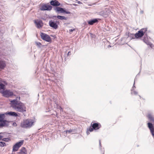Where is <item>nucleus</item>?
Here are the masks:
<instances>
[{
	"label": "nucleus",
	"instance_id": "nucleus-1",
	"mask_svg": "<svg viewBox=\"0 0 154 154\" xmlns=\"http://www.w3.org/2000/svg\"><path fill=\"white\" fill-rule=\"evenodd\" d=\"M20 100V97H17L16 99L11 101V106L17 111L23 113L26 111V108L24 103L18 100Z\"/></svg>",
	"mask_w": 154,
	"mask_h": 154
},
{
	"label": "nucleus",
	"instance_id": "nucleus-2",
	"mask_svg": "<svg viewBox=\"0 0 154 154\" xmlns=\"http://www.w3.org/2000/svg\"><path fill=\"white\" fill-rule=\"evenodd\" d=\"M147 28H142L139 30L135 34L131 33H128L127 34L126 33V35H127L128 37H129L130 39H133L135 38H141L145 34L144 37L145 38L146 35L147 36Z\"/></svg>",
	"mask_w": 154,
	"mask_h": 154
},
{
	"label": "nucleus",
	"instance_id": "nucleus-3",
	"mask_svg": "<svg viewBox=\"0 0 154 154\" xmlns=\"http://www.w3.org/2000/svg\"><path fill=\"white\" fill-rule=\"evenodd\" d=\"M35 121L32 119H27L23 121L20 124L21 127L24 128H30L34 125Z\"/></svg>",
	"mask_w": 154,
	"mask_h": 154
},
{
	"label": "nucleus",
	"instance_id": "nucleus-4",
	"mask_svg": "<svg viewBox=\"0 0 154 154\" xmlns=\"http://www.w3.org/2000/svg\"><path fill=\"white\" fill-rule=\"evenodd\" d=\"M54 10L58 13H63L66 14H70L71 12L70 11L66 10L65 8H62L60 7H56L54 8Z\"/></svg>",
	"mask_w": 154,
	"mask_h": 154
},
{
	"label": "nucleus",
	"instance_id": "nucleus-5",
	"mask_svg": "<svg viewBox=\"0 0 154 154\" xmlns=\"http://www.w3.org/2000/svg\"><path fill=\"white\" fill-rule=\"evenodd\" d=\"M0 93L2 94V96L6 97H11L14 95L12 91L8 90H3L0 91Z\"/></svg>",
	"mask_w": 154,
	"mask_h": 154
},
{
	"label": "nucleus",
	"instance_id": "nucleus-6",
	"mask_svg": "<svg viewBox=\"0 0 154 154\" xmlns=\"http://www.w3.org/2000/svg\"><path fill=\"white\" fill-rule=\"evenodd\" d=\"M24 140H21L14 144L13 146L12 152L17 151L20 147L23 145Z\"/></svg>",
	"mask_w": 154,
	"mask_h": 154
},
{
	"label": "nucleus",
	"instance_id": "nucleus-7",
	"mask_svg": "<svg viewBox=\"0 0 154 154\" xmlns=\"http://www.w3.org/2000/svg\"><path fill=\"white\" fill-rule=\"evenodd\" d=\"M40 35L41 38L43 40L49 43L51 42V39L49 35L43 32H41Z\"/></svg>",
	"mask_w": 154,
	"mask_h": 154
},
{
	"label": "nucleus",
	"instance_id": "nucleus-8",
	"mask_svg": "<svg viewBox=\"0 0 154 154\" xmlns=\"http://www.w3.org/2000/svg\"><path fill=\"white\" fill-rule=\"evenodd\" d=\"M53 7L51 5L48 4H43L40 7V10L42 11H50Z\"/></svg>",
	"mask_w": 154,
	"mask_h": 154
},
{
	"label": "nucleus",
	"instance_id": "nucleus-9",
	"mask_svg": "<svg viewBox=\"0 0 154 154\" xmlns=\"http://www.w3.org/2000/svg\"><path fill=\"white\" fill-rule=\"evenodd\" d=\"M60 22L59 21H54L52 20L49 21V26L54 29H57L58 27V25L59 24Z\"/></svg>",
	"mask_w": 154,
	"mask_h": 154
},
{
	"label": "nucleus",
	"instance_id": "nucleus-10",
	"mask_svg": "<svg viewBox=\"0 0 154 154\" xmlns=\"http://www.w3.org/2000/svg\"><path fill=\"white\" fill-rule=\"evenodd\" d=\"M147 127L149 129L151 134H154V123L148 122L147 123Z\"/></svg>",
	"mask_w": 154,
	"mask_h": 154
},
{
	"label": "nucleus",
	"instance_id": "nucleus-11",
	"mask_svg": "<svg viewBox=\"0 0 154 154\" xmlns=\"http://www.w3.org/2000/svg\"><path fill=\"white\" fill-rule=\"evenodd\" d=\"M34 22L38 28H40L42 27L43 23L42 20H34Z\"/></svg>",
	"mask_w": 154,
	"mask_h": 154
},
{
	"label": "nucleus",
	"instance_id": "nucleus-12",
	"mask_svg": "<svg viewBox=\"0 0 154 154\" xmlns=\"http://www.w3.org/2000/svg\"><path fill=\"white\" fill-rule=\"evenodd\" d=\"M50 5L52 6L58 7L60 6V3L57 0H51L50 1Z\"/></svg>",
	"mask_w": 154,
	"mask_h": 154
},
{
	"label": "nucleus",
	"instance_id": "nucleus-13",
	"mask_svg": "<svg viewBox=\"0 0 154 154\" xmlns=\"http://www.w3.org/2000/svg\"><path fill=\"white\" fill-rule=\"evenodd\" d=\"M5 115H9L10 116L13 117H17L20 116V114L13 111H9L5 113Z\"/></svg>",
	"mask_w": 154,
	"mask_h": 154
},
{
	"label": "nucleus",
	"instance_id": "nucleus-14",
	"mask_svg": "<svg viewBox=\"0 0 154 154\" xmlns=\"http://www.w3.org/2000/svg\"><path fill=\"white\" fill-rule=\"evenodd\" d=\"M8 126V121L5 119H4L0 122V128L3 127H7Z\"/></svg>",
	"mask_w": 154,
	"mask_h": 154
},
{
	"label": "nucleus",
	"instance_id": "nucleus-15",
	"mask_svg": "<svg viewBox=\"0 0 154 154\" xmlns=\"http://www.w3.org/2000/svg\"><path fill=\"white\" fill-rule=\"evenodd\" d=\"M88 24L91 25L97 23L98 22V19L97 18H93L87 21Z\"/></svg>",
	"mask_w": 154,
	"mask_h": 154
},
{
	"label": "nucleus",
	"instance_id": "nucleus-16",
	"mask_svg": "<svg viewBox=\"0 0 154 154\" xmlns=\"http://www.w3.org/2000/svg\"><path fill=\"white\" fill-rule=\"evenodd\" d=\"M92 126L94 128V130H97L99 129L101 127V124L98 122L91 123Z\"/></svg>",
	"mask_w": 154,
	"mask_h": 154
},
{
	"label": "nucleus",
	"instance_id": "nucleus-17",
	"mask_svg": "<svg viewBox=\"0 0 154 154\" xmlns=\"http://www.w3.org/2000/svg\"><path fill=\"white\" fill-rule=\"evenodd\" d=\"M53 18H57L58 19L61 20H66L68 19V17H65V16L57 15V16L54 15L53 16Z\"/></svg>",
	"mask_w": 154,
	"mask_h": 154
},
{
	"label": "nucleus",
	"instance_id": "nucleus-18",
	"mask_svg": "<svg viewBox=\"0 0 154 154\" xmlns=\"http://www.w3.org/2000/svg\"><path fill=\"white\" fill-rule=\"evenodd\" d=\"M47 101L49 109L48 110L46 111V112H49V111H50V109L52 108V101L49 99H48Z\"/></svg>",
	"mask_w": 154,
	"mask_h": 154
},
{
	"label": "nucleus",
	"instance_id": "nucleus-19",
	"mask_svg": "<svg viewBox=\"0 0 154 154\" xmlns=\"http://www.w3.org/2000/svg\"><path fill=\"white\" fill-rule=\"evenodd\" d=\"M6 66V64L4 60H0V69H3Z\"/></svg>",
	"mask_w": 154,
	"mask_h": 154
},
{
	"label": "nucleus",
	"instance_id": "nucleus-20",
	"mask_svg": "<svg viewBox=\"0 0 154 154\" xmlns=\"http://www.w3.org/2000/svg\"><path fill=\"white\" fill-rule=\"evenodd\" d=\"M147 117L148 119L149 122L154 123V117L150 113H149L147 116Z\"/></svg>",
	"mask_w": 154,
	"mask_h": 154
},
{
	"label": "nucleus",
	"instance_id": "nucleus-21",
	"mask_svg": "<svg viewBox=\"0 0 154 154\" xmlns=\"http://www.w3.org/2000/svg\"><path fill=\"white\" fill-rule=\"evenodd\" d=\"M35 43L38 48L42 49L46 45H42L40 42H35Z\"/></svg>",
	"mask_w": 154,
	"mask_h": 154
},
{
	"label": "nucleus",
	"instance_id": "nucleus-22",
	"mask_svg": "<svg viewBox=\"0 0 154 154\" xmlns=\"http://www.w3.org/2000/svg\"><path fill=\"white\" fill-rule=\"evenodd\" d=\"M19 154H27V151L25 147H22L20 151L17 153Z\"/></svg>",
	"mask_w": 154,
	"mask_h": 154
},
{
	"label": "nucleus",
	"instance_id": "nucleus-23",
	"mask_svg": "<svg viewBox=\"0 0 154 154\" xmlns=\"http://www.w3.org/2000/svg\"><path fill=\"white\" fill-rule=\"evenodd\" d=\"M7 83L5 82H4V84L0 82V90H4L5 88L6 85H7Z\"/></svg>",
	"mask_w": 154,
	"mask_h": 154
},
{
	"label": "nucleus",
	"instance_id": "nucleus-24",
	"mask_svg": "<svg viewBox=\"0 0 154 154\" xmlns=\"http://www.w3.org/2000/svg\"><path fill=\"white\" fill-rule=\"evenodd\" d=\"M94 130V129L92 126L91 124V125L90 127L88 128L87 129V131L86 132L87 134L88 135L90 134L89 131L91 132L93 131Z\"/></svg>",
	"mask_w": 154,
	"mask_h": 154
},
{
	"label": "nucleus",
	"instance_id": "nucleus-25",
	"mask_svg": "<svg viewBox=\"0 0 154 154\" xmlns=\"http://www.w3.org/2000/svg\"><path fill=\"white\" fill-rule=\"evenodd\" d=\"M5 113H0V122L4 120L5 117Z\"/></svg>",
	"mask_w": 154,
	"mask_h": 154
},
{
	"label": "nucleus",
	"instance_id": "nucleus-26",
	"mask_svg": "<svg viewBox=\"0 0 154 154\" xmlns=\"http://www.w3.org/2000/svg\"><path fill=\"white\" fill-rule=\"evenodd\" d=\"M138 94L137 91H136L135 90H131V94L132 95H137Z\"/></svg>",
	"mask_w": 154,
	"mask_h": 154
},
{
	"label": "nucleus",
	"instance_id": "nucleus-27",
	"mask_svg": "<svg viewBox=\"0 0 154 154\" xmlns=\"http://www.w3.org/2000/svg\"><path fill=\"white\" fill-rule=\"evenodd\" d=\"M11 140V138L10 137H7V138H2V139L1 140L3 141H4L5 142H8Z\"/></svg>",
	"mask_w": 154,
	"mask_h": 154
},
{
	"label": "nucleus",
	"instance_id": "nucleus-28",
	"mask_svg": "<svg viewBox=\"0 0 154 154\" xmlns=\"http://www.w3.org/2000/svg\"><path fill=\"white\" fill-rule=\"evenodd\" d=\"M74 130L70 129L69 130H66L65 131L66 132V133H68L69 134H70L72 132H74Z\"/></svg>",
	"mask_w": 154,
	"mask_h": 154
},
{
	"label": "nucleus",
	"instance_id": "nucleus-29",
	"mask_svg": "<svg viewBox=\"0 0 154 154\" xmlns=\"http://www.w3.org/2000/svg\"><path fill=\"white\" fill-rule=\"evenodd\" d=\"M6 146L5 143L3 141H0V146L1 147H4Z\"/></svg>",
	"mask_w": 154,
	"mask_h": 154
},
{
	"label": "nucleus",
	"instance_id": "nucleus-30",
	"mask_svg": "<svg viewBox=\"0 0 154 154\" xmlns=\"http://www.w3.org/2000/svg\"><path fill=\"white\" fill-rule=\"evenodd\" d=\"M144 73L146 75H150L152 74V72L148 70H146L145 71Z\"/></svg>",
	"mask_w": 154,
	"mask_h": 154
},
{
	"label": "nucleus",
	"instance_id": "nucleus-31",
	"mask_svg": "<svg viewBox=\"0 0 154 154\" xmlns=\"http://www.w3.org/2000/svg\"><path fill=\"white\" fill-rule=\"evenodd\" d=\"M135 79H134V84H133V86L131 88V90H135V88H136V87L135 85Z\"/></svg>",
	"mask_w": 154,
	"mask_h": 154
},
{
	"label": "nucleus",
	"instance_id": "nucleus-32",
	"mask_svg": "<svg viewBox=\"0 0 154 154\" xmlns=\"http://www.w3.org/2000/svg\"><path fill=\"white\" fill-rule=\"evenodd\" d=\"M146 43L147 45H149L150 47H152V44L151 42L147 41V42H146Z\"/></svg>",
	"mask_w": 154,
	"mask_h": 154
},
{
	"label": "nucleus",
	"instance_id": "nucleus-33",
	"mask_svg": "<svg viewBox=\"0 0 154 154\" xmlns=\"http://www.w3.org/2000/svg\"><path fill=\"white\" fill-rule=\"evenodd\" d=\"M75 29H70L69 30V32L71 34L72 32L75 30Z\"/></svg>",
	"mask_w": 154,
	"mask_h": 154
},
{
	"label": "nucleus",
	"instance_id": "nucleus-34",
	"mask_svg": "<svg viewBox=\"0 0 154 154\" xmlns=\"http://www.w3.org/2000/svg\"><path fill=\"white\" fill-rule=\"evenodd\" d=\"M3 134V133L2 132L0 133V140H1L2 139L3 137L4 136L2 135H1V134Z\"/></svg>",
	"mask_w": 154,
	"mask_h": 154
},
{
	"label": "nucleus",
	"instance_id": "nucleus-35",
	"mask_svg": "<svg viewBox=\"0 0 154 154\" xmlns=\"http://www.w3.org/2000/svg\"><path fill=\"white\" fill-rule=\"evenodd\" d=\"M99 149L100 150H101V143L100 142V140H99Z\"/></svg>",
	"mask_w": 154,
	"mask_h": 154
},
{
	"label": "nucleus",
	"instance_id": "nucleus-36",
	"mask_svg": "<svg viewBox=\"0 0 154 154\" xmlns=\"http://www.w3.org/2000/svg\"><path fill=\"white\" fill-rule=\"evenodd\" d=\"M13 126H17V124L16 122H13Z\"/></svg>",
	"mask_w": 154,
	"mask_h": 154
},
{
	"label": "nucleus",
	"instance_id": "nucleus-37",
	"mask_svg": "<svg viewBox=\"0 0 154 154\" xmlns=\"http://www.w3.org/2000/svg\"><path fill=\"white\" fill-rule=\"evenodd\" d=\"M71 54V52L70 51H69L68 52L67 54V56H69Z\"/></svg>",
	"mask_w": 154,
	"mask_h": 154
},
{
	"label": "nucleus",
	"instance_id": "nucleus-38",
	"mask_svg": "<svg viewBox=\"0 0 154 154\" xmlns=\"http://www.w3.org/2000/svg\"><path fill=\"white\" fill-rule=\"evenodd\" d=\"M51 36L54 38H56V36L55 35H51Z\"/></svg>",
	"mask_w": 154,
	"mask_h": 154
},
{
	"label": "nucleus",
	"instance_id": "nucleus-39",
	"mask_svg": "<svg viewBox=\"0 0 154 154\" xmlns=\"http://www.w3.org/2000/svg\"><path fill=\"white\" fill-rule=\"evenodd\" d=\"M59 109L60 111H62V108L61 106H59Z\"/></svg>",
	"mask_w": 154,
	"mask_h": 154
},
{
	"label": "nucleus",
	"instance_id": "nucleus-40",
	"mask_svg": "<svg viewBox=\"0 0 154 154\" xmlns=\"http://www.w3.org/2000/svg\"><path fill=\"white\" fill-rule=\"evenodd\" d=\"M77 3L79 4H82V3L81 2L79 1L77 2Z\"/></svg>",
	"mask_w": 154,
	"mask_h": 154
},
{
	"label": "nucleus",
	"instance_id": "nucleus-41",
	"mask_svg": "<svg viewBox=\"0 0 154 154\" xmlns=\"http://www.w3.org/2000/svg\"><path fill=\"white\" fill-rule=\"evenodd\" d=\"M140 14H143V10H141L140 12Z\"/></svg>",
	"mask_w": 154,
	"mask_h": 154
},
{
	"label": "nucleus",
	"instance_id": "nucleus-42",
	"mask_svg": "<svg viewBox=\"0 0 154 154\" xmlns=\"http://www.w3.org/2000/svg\"><path fill=\"white\" fill-rule=\"evenodd\" d=\"M73 5H74V6H77L78 5L77 4H73Z\"/></svg>",
	"mask_w": 154,
	"mask_h": 154
},
{
	"label": "nucleus",
	"instance_id": "nucleus-43",
	"mask_svg": "<svg viewBox=\"0 0 154 154\" xmlns=\"http://www.w3.org/2000/svg\"><path fill=\"white\" fill-rule=\"evenodd\" d=\"M152 136V137H153L154 139V134H151Z\"/></svg>",
	"mask_w": 154,
	"mask_h": 154
},
{
	"label": "nucleus",
	"instance_id": "nucleus-44",
	"mask_svg": "<svg viewBox=\"0 0 154 154\" xmlns=\"http://www.w3.org/2000/svg\"><path fill=\"white\" fill-rule=\"evenodd\" d=\"M66 59H67L66 57H65V61H66Z\"/></svg>",
	"mask_w": 154,
	"mask_h": 154
},
{
	"label": "nucleus",
	"instance_id": "nucleus-45",
	"mask_svg": "<svg viewBox=\"0 0 154 154\" xmlns=\"http://www.w3.org/2000/svg\"><path fill=\"white\" fill-rule=\"evenodd\" d=\"M139 96V97H140V98H141V96L140 95H138Z\"/></svg>",
	"mask_w": 154,
	"mask_h": 154
},
{
	"label": "nucleus",
	"instance_id": "nucleus-46",
	"mask_svg": "<svg viewBox=\"0 0 154 154\" xmlns=\"http://www.w3.org/2000/svg\"><path fill=\"white\" fill-rule=\"evenodd\" d=\"M140 73H139L137 75L139 74Z\"/></svg>",
	"mask_w": 154,
	"mask_h": 154
},
{
	"label": "nucleus",
	"instance_id": "nucleus-47",
	"mask_svg": "<svg viewBox=\"0 0 154 154\" xmlns=\"http://www.w3.org/2000/svg\"><path fill=\"white\" fill-rule=\"evenodd\" d=\"M41 129V128L38 129V130H40Z\"/></svg>",
	"mask_w": 154,
	"mask_h": 154
},
{
	"label": "nucleus",
	"instance_id": "nucleus-48",
	"mask_svg": "<svg viewBox=\"0 0 154 154\" xmlns=\"http://www.w3.org/2000/svg\"><path fill=\"white\" fill-rule=\"evenodd\" d=\"M103 154H104V153Z\"/></svg>",
	"mask_w": 154,
	"mask_h": 154
}]
</instances>
